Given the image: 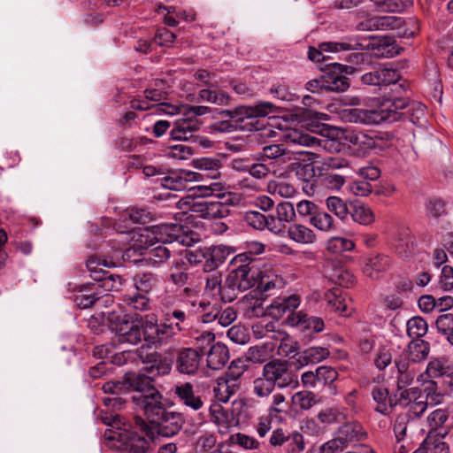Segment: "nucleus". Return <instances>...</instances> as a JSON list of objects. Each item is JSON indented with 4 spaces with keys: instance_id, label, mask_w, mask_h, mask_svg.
Returning <instances> with one entry per match:
<instances>
[{
    "instance_id": "nucleus-1",
    "label": "nucleus",
    "mask_w": 453,
    "mask_h": 453,
    "mask_svg": "<svg viewBox=\"0 0 453 453\" xmlns=\"http://www.w3.org/2000/svg\"><path fill=\"white\" fill-rule=\"evenodd\" d=\"M407 100L401 96L390 95L383 96L376 109L349 108L342 112L345 121L362 125H379L382 122H395L400 120L402 113L399 110L404 108Z\"/></svg>"
},
{
    "instance_id": "nucleus-2",
    "label": "nucleus",
    "mask_w": 453,
    "mask_h": 453,
    "mask_svg": "<svg viewBox=\"0 0 453 453\" xmlns=\"http://www.w3.org/2000/svg\"><path fill=\"white\" fill-rule=\"evenodd\" d=\"M155 238L160 244L149 250L144 258L147 265H158L165 263L172 255L165 244L178 242L183 246H191L196 234L188 226L180 224H162L154 226Z\"/></svg>"
},
{
    "instance_id": "nucleus-3",
    "label": "nucleus",
    "mask_w": 453,
    "mask_h": 453,
    "mask_svg": "<svg viewBox=\"0 0 453 453\" xmlns=\"http://www.w3.org/2000/svg\"><path fill=\"white\" fill-rule=\"evenodd\" d=\"M234 267L226 277V294L225 298L235 300L240 292L252 288H257L259 266L251 253L244 252L232 259Z\"/></svg>"
},
{
    "instance_id": "nucleus-4",
    "label": "nucleus",
    "mask_w": 453,
    "mask_h": 453,
    "mask_svg": "<svg viewBox=\"0 0 453 453\" xmlns=\"http://www.w3.org/2000/svg\"><path fill=\"white\" fill-rule=\"evenodd\" d=\"M209 112L210 108L208 106H190L188 112L173 121V127H172L169 133L170 140L189 142L206 146L205 142H209V141L197 135L196 133L201 127V121L197 117Z\"/></svg>"
},
{
    "instance_id": "nucleus-5",
    "label": "nucleus",
    "mask_w": 453,
    "mask_h": 453,
    "mask_svg": "<svg viewBox=\"0 0 453 453\" xmlns=\"http://www.w3.org/2000/svg\"><path fill=\"white\" fill-rule=\"evenodd\" d=\"M124 380L126 390L134 391L131 396L132 402L142 411L163 400L162 395L153 386V380L150 375L131 372L124 375Z\"/></svg>"
},
{
    "instance_id": "nucleus-6",
    "label": "nucleus",
    "mask_w": 453,
    "mask_h": 453,
    "mask_svg": "<svg viewBox=\"0 0 453 453\" xmlns=\"http://www.w3.org/2000/svg\"><path fill=\"white\" fill-rule=\"evenodd\" d=\"M155 432L164 437L177 434L184 425V418L179 412L166 410L163 400L143 411Z\"/></svg>"
},
{
    "instance_id": "nucleus-7",
    "label": "nucleus",
    "mask_w": 453,
    "mask_h": 453,
    "mask_svg": "<svg viewBox=\"0 0 453 453\" xmlns=\"http://www.w3.org/2000/svg\"><path fill=\"white\" fill-rule=\"evenodd\" d=\"M104 437L111 448L121 452L147 453L150 448V440L134 430H107Z\"/></svg>"
},
{
    "instance_id": "nucleus-8",
    "label": "nucleus",
    "mask_w": 453,
    "mask_h": 453,
    "mask_svg": "<svg viewBox=\"0 0 453 453\" xmlns=\"http://www.w3.org/2000/svg\"><path fill=\"white\" fill-rule=\"evenodd\" d=\"M108 319L119 342L135 345L143 339L145 320L142 318L111 314Z\"/></svg>"
},
{
    "instance_id": "nucleus-9",
    "label": "nucleus",
    "mask_w": 453,
    "mask_h": 453,
    "mask_svg": "<svg viewBox=\"0 0 453 453\" xmlns=\"http://www.w3.org/2000/svg\"><path fill=\"white\" fill-rule=\"evenodd\" d=\"M400 76V73L395 69L380 66L362 74L360 81L363 84L369 86L387 87L391 85L390 91L384 96L390 95L402 96V93L405 91V85L397 83Z\"/></svg>"
},
{
    "instance_id": "nucleus-10",
    "label": "nucleus",
    "mask_w": 453,
    "mask_h": 453,
    "mask_svg": "<svg viewBox=\"0 0 453 453\" xmlns=\"http://www.w3.org/2000/svg\"><path fill=\"white\" fill-rule=\"evenodd\" d=\"M262 371L276 388H295L298 385L296 375L290 370L289 364L287 360H271L263 366Z\"/></svg>"
},
{
    "instance_id": "nucleus-11",
    "label": "nucleus",
    "mask_w": 453,
    "mask_h": 453,
    "mask_svg": "<svg viewBox=\"0 0 453 453\" xmlns=\"http://www.w3.org/2000/svg\"><path fill=\"white\" fill-rule=\"evenodd\" d=\"M176 334L164 320L158 324L154 316H146L143 340L148 346L160 348L168 343Z\"/></svg>"
},
{
    "instance_id": "nucleus-12",
    "label": "nucleus",
    "mask_w": 453,
    "mask_h": 453,
    "mask_svg": "<svg viewBox=\"0 0 453 453\" xmlns=\"http://www.w3.org/2000/svg\"><path fill=\"white\" fill-rule=\"evenodd\" d=\"M405 21L396 16H374L369 18L357 24V28L359 31H372V30H395L396 35L404 37L412 35L413 32H408L403 27Z\"/></svg>"
},
{
    "instance_id": "nucleus-13",
    "label": "nucleus",
    "mask_w": 453,
    "mask_h": 453,
    "mask_svg": "<svg viewBox=\"0 0 453 453\" xmlns=\"http://www.w3.org/2000/svg\"><path fill=\"white\" fill-rule=\"evenodd\" d=\"M288 326L296 327L307 336L312 334H318L324 330V320L319 317L308 316L303 311H298L296 314H289L285 319Z\"/></svg>"
},
{
    "instance_id": "nucleus-14",
    "label": "nucleus",
    "mask_w": 453,
    "mask_h": 453,
    "mask_svg": "<svg viewBox=\"0 0 453 453\" xmlns=\"http://www.w3.org/2000/svg\"><path fill=\"white\" fill-rule=\"evenodd\" d=\"M203 354L196 349L183 348L178 351L175 366L182 374L193 375L200 367Z\"/></svg>"
},
{
    "instance_id": "nucleus-15",
    "label": "nucleus",
    "mask_w": 453,
    "mask_h": 453,
    "mask_svg": "<svg viewBox=\"0 0 453 453\" xmlns=\"http://www.w3.org/2000/svg\"><path fill=\"white\" fill-rule=\"evenodd\" d=\"M257 289L265 296H270L272 291L281 289L285 286V281L275 270L270 265L259 267Z\"/></svg>"
},
{
    "instance_id": "nucleus-16",
    "label": "nucleus",
    "mask_w": 453,
    "mask_h": 453,
    "mask_svg": "<svg viewBox=\"0 0 453 453\" xmlns=\"http://www.w3.org/2000/svg\"><path fill=\"white\" fill-rule=\"evenodd\" d=\"M275 105L270 102H259L254 106L240 105L233 109L232 121L242 122L246 119L266 117L275 112Z\"/></svg>"
},
{
    "instance_id": "nucleus-17",
    "label": "nucleus",
    "mask_w": 453,
    "mask_h": 453,
    "mask_svg": "<svg viewBox=\"0 0 453 453\" xmlns=\"http://www.w3.org/2000/svg\"><path fill=\"white\" fill-rule=\"evenodd\" d=\"M138 356L142 361L150 365L144 371L150 375H165L172 370L171 363L164 358L159 353L153 351L143 356V348L137 349Z\"/></svg>"
},
{
    "instance_id": "nucleus-18",
    "label": "nucleus",
    "mask_w": 453,
    "mask_h": 453,
    "mask_svg": "<svg viewBox=\"0 0 453 453\" xmlns=\"http://www.w3.org/2000/svg\"><path fill=\"white\" fill-rule=\"evenodd\" d=\"M232 253H234V249L225 245L205 248V262L203 265V271L205 273L218 272L217 268L224 264Z\"/></svg>"
},
{
    "instance_id": "nucleus-19",
    "label": "nucleus",
    "mask_w": 453,
    "mask_h": 453,
    "mask_svg": "<svg viewBox=\"0 0 453 453\" xmlns=\"http://www.w3.org/2000/svg\"><path fill=\"white\" fill-rule=\"evenodd\" d=\"M104 296V294L96 281L81 286L74 296V302L79 308L88 309Z\"/></svg>"
},
{
    "instance_id": "nucleus-20",
    "label": "nucleus",
    "mask_w": 453,
    "mask_h": 453,
    "mask_svg": "<svg viewBox=\"0 0 453 453\" xmlns=\"http://www.w3.org/2000/svg\"><path fill=\"white\" fill-rule=\"evenodd\" d=\"M333 69L334 71L328 73L327 79L326 80V88L335 92L347 90L349 87V78L343 75V73H352L354 68L341 64H334Z\"/></svg>"
},
{
    "instance_id": "nucleus-21",
    "label": "nucleus",
    "mask_w": 453,
    "mask_h": 453,
    "mask_svg": "<svg viewBox=\"0 0 453 453\" xmlns=\"http://www.w3.org/2000/svg\"><path fill=\"white\" fill-rule=\"evenodd\" d=\"M281 140L289 146L317 147L322 146L328 141L320 140L317 137L296 128L287 129L281 135Z\"/></svg>"
},
{
    "instance_id": "nucleus-22",
    "label": "nucleus",
    "mask_w": 453,
    "mask_h": 453,
    "mask_svg": "<svg viewBox=\"0 0 453 453\" xmlns=\"http://www.w3.org/2000/svg\"><path fill=\"white\" fill-rule=\"evenodd\" d=\"M173 391L178 403L192 409L193 411H198L203 405V402L201 397L196 395L194 392V387L189 382L175 385Z\"/></svg>"
},
{
    "instance_id": "nucleus-23",
    "label": "nucleus",
    "mask_w": 453,
    "mask_h": 453,
    "mask_svg": "<svg viewBox=\"0 0 453 453\" xmlns=\"http://www.w3.org/2000/svg\"><path fill=\"white\" fill-rule=\"evenodd\" d=\"M244 220L254 229L262 230L267 226L271 232L276 234H283V227L280 224H277L273 216L266 218L259 211H249L244 215Z\"/></svg>"
},
{
    "instance_id": "nucleus-24",
    "label": "nucleus",
    "mask_w": 453,
    "mask_h": 453,
    "mask_svg": "<svg viewBox=\"0 0 453 453\" xmlns=\"http://www.w3.org/2000/svg\"><path fill=\"white\" fill-rule=\"evenodd\" d=\"M221 162L219 159L211 158V157H202L196 161V167L203 171L204 173H186L187 177H189V180H197L200 177L209 178L211 180H216L220 177V167Z\"/></svg>"
},
{
    "instance_id": "nucleus-25",
    "label": "nucleus",
    "mask_w": 453,
    "mask_h": 453,
    "mask_svg": "<svg viewBox=\"0 0 453 453\" xmlns=\"http://www.w3.org/2000/svg\"><path fill=\"white\" fill-rule=\"evenodd\" d=\"M205 287L204 291L206 294L212 297H219L224 303H231L234 300H227L225 298L226 294V280L222 284V273L220 272H211L204 277Z\"/></svg>"
},
{
    "instance_id": "nucleus-26",
    "label": "nucleus",
    "mask_w": 453,
    "mask_h": 453,
    "mask_svg": "<svg viewBox=\"0 0 453 453\" xmlns=\"http://www.w3.org/2000/svg\"><path fill=\"white\" fill-rule=\"evenodd\" d=\"M211 420L218 426L220 434H226L237 424L234 413L219 404L211 407Z\"/></svg>"
},
{
    "instance_id": "nucleus-27",
    "label": "nucleus",
    "mask_w": 453,
    "mask_h": 453,
    "mask_svg": "<svg viewBox=\"0 0 453 453\" xmlns=\"http://www.w3.org/2000/svg\"><path fill=\"white\" fill-rule=\"evenodd\" d=\"M300 305V297L292 295L288 297H278L270 305V313L274 317H281L284 314H296L295 310Z\"/></svg>"
},
{
    "instance_id": "nucleus-28",
    "label": "nucleus",
    "mask_w": 453,
    "mask_h": 453,
    "mask_svg": "<svg viewBox=\"0 0 453 453\" xmlns=\"http://www.w3.org/2000/svg\"><path fill=\"white\" fill-rule=\"evenodd\" d=\"M229 359L228 349L220 342L213 343L207 352V365L211 370H219Z\"/></svg>"
},
{
    "instance_id": "nucleus-29",
    "label": "nucleus",
    "mask_w": 453,
    "mask_h": 453,
    "mask_svg": "<svg viewBox=\"0 0 453 453\" xmlns=\"http://www.w3.org/2000/svg\"><path fill=\"white\" fill-rule=\"evenodd\" d=\"M189 314L180 308L167 311L164 314V321L168 324L175 334L183 332L188 327Z\"/></svg>"
},
{
    "instance_id": "nucleus-30",
    "label": "nucleus",
    "mask_w": 453,
    "mask_h": 453,
    "mask_svg": "<svg viewBox=\"0 0 453 453\" xmlns=\"http://www.w3.org/2000/svg\"><path fill=\"white\" fill-rule=\"evenodd\" d=\"M176 207L183 213L188 211L194 212L197 216L206 219V211L208 201L192 196H185L175 203Z\"/></svg>"
},
{
    "instance_id": "nucleus-31",
    "label": "nucleus",
    "mask_w": 453,
    "mask_h": 453,
    "mask_svg": "<svg viewBox=\"0 0 453 453\" xmlns=\"http://www.w3.org/2000/svg\"><path fill=\"white\" fill-rule=\"evenodd\" d=\"M287 233L290 240L301 244L313 243L317 238L312 229L298 223L290 225Z\"/></svg>"
},
{
    "instance_id": "nucleus-32",
    "label": "nucleus",
    "mask_w": 453,
    "mask_h": 453,
    "mask_svg": "<svg viewBox=\"0 0 453 453\" xmlns=\"http://www.w3.org/2000/svg\"><path fill=\"white\" fill-rule=\"evenodd\" d=\"M390 259L385 255H377L367 259L364 266V273L372 278L378 279L380 273L388 270Z\"/></svg>"
},
{
    "instance_id": "nucleus-33",
    "label": "nucleus",
    "mask_w": 453,
    "mask_h": 453,
    "mask_svg": "<svg viewBox=\"0 0 453 453\" xmlns=\"http://www.w3.org/2000/svg\"><path fill=\"white\" fill-rule=\"evenodd\" d=\"M337 434L346 446L349 442L360 441L366 435L361 424L357 422L345 423L338 429Z\"/></svg>"
},
{
    "instance_id": "nucleus-34",
    "label": "nucleus",
    "mask_w": 453,
    "mask_h": 453,
    "mask_svg": "<svg viewBox=\"0 0 453 453\" xmlns=\"http://www.w3.org/2000/svg\"><path fill=\"white\" fill-rule=\"evenodd\" d=\"M349 215L355 222L361 225H370L374 221V214L371 208L359 202L349 203Z\"/></svg>"
},
{
    "instance_id": "nucleus-35",
    "label": "nucleus",
    "mask_w": 453,
    "mask_h": 453,
    "mask_svg": "<svg viewBox=\"0 0 453 453\" xmlns=\"http://www.w3.org/2000/svg\"><path fill=\"white\" fill-rule=\"evenodd\" d=\"M329 355L330 351L327 348L311 347L299 354L297 361L302 366L309 364H317L327 358Z\"/></svg>"
},
{
    "instance_id": "nucleus-36",
    "label": "nucleus",
    "mask_w": 453,
    "mask_h": 453,
    "mask_svg": "<svg viewBox=\"0 0 453 453\" xmlns=\"http://www.w3.org/2000/svg\"><path fill=\"white\" fill-rule=\"evenodd\" d=\"M308 115L311 119V123L309 124L311 132L319 134L324 137L333 136L335 130L331 126L321 123L322 120L329 119L327 114L318 111H309Z\"/></svg>"
},
{
    "instance_id": "nucleus-37",
    "label": "nucleus",
    "mask_w": 453,
    "mask_h": 453,
    "mask_svg": "<svg viewBox=\"0 0 453 453\" xmlns=\"http://www.w3.org/2000/svg\"><path fill=\"white\" fill-rule=\"evenodd\" d=\"M430 352V344L422 339L412 340L407 346V356L412 363L425 360Z\"/></svg>"
},
{
    "instance_id": "nucleus-38",
    "label": "nucleus",
    "mask_w": 453,
    "mask_h": 453,
    "mask_svg": "<svg viewBox=\"0 0 453 453\" xmlns=\"http://www.w3.org/2000/svg\"><path fill=\"white\" fill-rule=\"evenodd\" d=\"M326 209L340 220L346 221L349 215V203L339 196H331L325 201Z\"/></svg>"
},
{
    "instance_id": "nucleus-39",
    "label": "nucleus",
    "mask_w": 453,
    "mask_h": 453,
    "mask_svg": "<svg viewBox=\"0 0 453 453\" xmlns=\"http://www.w3.org/2000/svg\"><path fill=\"white\" fill-rule=\"evenodd\" d=\"M310 224L321 232L329 233L336 230L337 226L334 218L325 211L317 212L309 219Z\"/></svg>"
},
{
    "instance_id": "nucleus-40",
    "label": "nucleus",
    "mask_w": 453,
    "mask_h": 453,
    "mask_svg": "<svg viewBox=\"0 0 453 453\" xmlns=\"http://www.w3.org/2000/svg\"><path fill=\"white\" fill-rule=\"evenodd\" d=\"M407 89L402 93V96L407 100V104L404 108L399 110V112L402 113L401 119L407 114V118L413 124H418L419 120L425 117L426 106L418 102H410L408 97L404 96Z\"/></svg>"
},
{
    "instance_id": "nucleus-41",
    "label": "nucleus",
    "mask_w": 453,
    "mask_h": 453,
    "mask_svg": "<svg viewBox=\"0 0 453 453\" xmlns=\"http://www.w3.org/2000/svg\"><path fill=\"white\" fill-rule=\"evenodd\" d=\"M317 418L324 425L342 423L347 418L346 409L343 407H329L321 410Z\"/></svg>"
},
{
    "instance_id": "nucleus-42",
    "label": "nucleus",
    "mask_w": 453,
    "mask_h": 453,
    "mask_svg": "<svg viewBox=\"0 0 453 453\" xmlns=\"http://www.w3.org/2000/svg\"><path fill=\"white\" fill-rule=\"evenodd\" d=\"M133 280L135 288L142 293L150 292L159 282L158 276L153 273H136Z\"/></svg>"
},
{
    "instance_id": "nucleus-43",
    "label": "nucleus",
    "mask_w": 453,
    "mask_h": 453,
    "mask_svg": "<svg viewBox=\"0 0 453 453\" xmlns=\"http://www.w3.org/2000/svg\"><path fill=\"white\" fill-rule=\"evenodd\" d=\"M325 300L328 306L334 311H339L341 314L347 316V305L342 297V291L339 288H334L325 294Z\"/></svg>"
},
{
    "instance_id": "nucleus-44",
    "label": "nucleus",
    "mask_w": 453,
    "mask_h": 453,
    "mask_svg": "<svg viewBox=\"0 0 453 453\" xmlns=\"http://www.w3.org/2000/svg\"><path fill=\"white\" fill-rule=\"evenodd\" d=\"M92 278L98 283L103 293L104 291L119 290L122 285L121 276L111 274L108 271L102 273V275H92Z\"/></svg>"
},
{
    "instance_id": "nucleus-45",
    "label": "nucleus",
    "mask_w": 453,
    "mask_h": 453,
    "mask_svg": "<svg viewBox=\"0 0 453 453\" xmlns=\"http://www.w3.org/2000/svg\"><path fill=\"white\" fill-rule=\"evenodd\" d=\"M292 403L301 411H309L319 403V398L311 391H298L293 395Z\"/></svg>"
},
{
    "instance_id": "nucleus-46",
    "label": "nucleus",
    "mask_w": 453,
    "mask_h": 453,
    "mask_svg": "<svg viewBox=\"0 0 453 453\" xmlns=\"http://www.w3.org/2000/svg\"><path fill=\"white\" fill-rule=\"evenodd\" d=\"M277 224L283 227L285 233L286 223H291L296 219V210L293 203L289 202L280 203L276 207V216H273Z\"/></svg>"
},
{
    "instance_id": "nucleus-47",
    "label": "nucleus",
    "mask_w": 453,
    "mask_h": 453,
    "mask_svg": "<svg viewBox=\"0 0 453 453\" xmlns=\"http://www.w3.org/2000/svg\"><path fill=\"white\" fill-rule=\"evenodd\" d=\"M388 390L387 388L376 386L372 389V397L377 403L374 411L384 416L390 414V408L388 407Z\"/></svg>"
},
{
    "instance_id": "nucleus-48",
    "label": "nucleus",
    "mask_w": 453,
    "mask_h": 453,
    "mask_svg": "<svg viewBox=\"0 0 453 453\" xmlns=\"http://www.w3.org/2000/svg\"><path fill=\"white\" fill-rule=\"evenodd\" d=\"M357 43L351 38H344L341 42H324L319 44L320 50L327 53H338L357 50Z\"/></svg>"
},
{
    "instance_id": "nucleus-49",
    "label": "nucleus",
    "mask_w": 453,
    "mask_h": 453,
    "mask_svg": "<svg viewBox=\"0 0 453 453\" xmlns=\"http://www.w3.org/2000/svg\"><path fill=\"white\" fill-rule=\"evenodd\" d=\"M326 248L328 252L338 255L354 250L355 243L349 238L334 236L327 240Z\"/></svg>"
},
{
    "instance_id": "nucleus-50",
    "label": "nucleus",
    "mask_w": 453,
    "mask_h": 453,
    "mask_svg": "<svg viewBox=\"0 0 453 453\" xmlns=\"http://www.w3.org/2000/svg\"><path fill=\"white\" fill-rule=\"evenodd\" d=\"M407 334L412 340L421 339L426 334L428 325L421 317H413L407 321Z\"/></svg>"
},
{
    "instance_id": "nucleus-51",
    "label": "nucleus",
    "mask_w": 453,
    "mask_h": 453,
    "mask_svg": "<svg viewBox=\"0 0 453 453\" xmlns=\"http://www.w3.org/2000/svg\"><path fill=\"white\" fill-rule=\"evenodd\" d=\"M276 387L271 380L262 372V375L253 381L254 394L258 397H267Z\"/></svg>"
},
{
    "instance_id": "nucleus-52",
    "label": "nucleus",
    "mask_w": 453,
    "mask_h": 453,
    "mask_svg": "<svg viewBox=\"0 0 453 453\" xmlns=\"http://www.w3.org/2000/svg\"><path fill=\"white\" fill-rule=\"evenodd\" d=\"M230 214V210L226 203L218 200L208 201L206 219H223Z\"/></svg>"
},
{
    "instance_id": "nucleus-53",
    "label": "nucleus",
    "mask_w": 453,
    "mask_h": 453,
    "mask_svg": "<svg viewBox=\"0 0 453 453\" xmlns=\"http://www.w3.org/2000/svg\"><path fill=\"white\" fill-rule=\"evenodd\" d=\"M411 4L410 0H380L376 3L379 12H401Z\"/></svg>"
},
{
    "instance_id": "nucleus-54",
    "label": "nucleus",
    "mask_w": 453,
    "mask_h": 453,
    "mask_svg": "<svg viewBox=\"0 0 453 453\" xmlns=\"http://www.w3.org/2000/svg\"><path fill=\"white\" fill-rule=\"evenodd\" d=\"M376 49L383 58H393L400 53V48L396 45L395 41L390 37L380 39Z\"/></svg>"
},
{
    "instance_id": "nucleus-55",
    "label": "nucleus",
    "mask_w": 453,
    "mask_h": 453,
    "mask_svg": "<svg viewBox=\"0 0 453 453\" xmlns=\"http://www.w3.org/2000/svg\"><path fill=\"white\" fill-rule=\"evenodd\" d=\"M123 302L127 306L135 311H146L149 309V298L143 294H126Z\"/></svg>"
},
{
    "instance_id": "nucleus-56",
    "label": "nucleus",
    "mask_w": 453,
    "mask_h": 453,
    "mask_svg": "<svg viewBox=\"0 0 453 453\" xmlns=\"http://www.w3.org/2000/svg\"><path fill=\"white\" fill-rule=\"evenodd\" d=\"M449 367L444 359L434 358L428 363L426 372L430 378L442 377L444 379Z\"/></svg>"
},
{
    "instance_id": "nucleus-57",
    "label": "nucleus",
    "mask_w": 453,
    "mask_h": 453,
    "mask_svg": "<svg viewBox=\"0 0 453 453\" xmlns=\"http://www.w3.org/2000/svg\"><path fill=\"white\" fill-rule=\"evenodd\" d=\"M229 444L238 445L244 449H257L260 445L257 439L242 433L232 434L229 437Z\"/></svg>"
},
{
    "instance_id": "nucleus-58",
    "label": "nucleus",
    "mask_w": 453,
    "mask_h": 453,
    "mask_svg": "<svg viewBox=\"0 0 453 453\" xmlns=\"http://www.w3.org/2000/svg\"><path fill=\"white\" fill-rule=\"evenodd\" d=\"M426 210L428 217L438 219L446 214V203L440 197H430L426 203Z\"/></svg>"
},
{
    "instance_id": "nucleus-59",
    "label": "nucleus",
    "mask_w": 453,
    "mask_h": 453,
    "mask_svg": "<svg viewBox=\"0 0 453 453\" xmlns=\"http://www.w3.org/2000/svg\"><path fill=\"white\" fill-rule=\"evenodd\" d=\"M115 263L112 260L103 259L98 257H90L86 263L88 270L90 272V277L92 275H102V273H104L106 270L100 268V266L104 267H111L115 266Z\"/></svg>"
},
{
    "instance_id": "nucleus-60",
    "label": "nucleus",
    "mask_w": 453,
    "mask_h": 453,
    "mask_svg": "<svg viewBox=\"0 0 453 453\" xmlns=\"http://www.w3.org/2000/svg\"><path fill=\"white\" fill-rule=\"evenodd\" d=\"M411 418V415L408 412L400 413L396 416L393 430L397 441H401L406 436L407 426Z\"/></svg>"
},
{
    "instance_id": "nucleus-61",
    "label": "nucleus",
    "mask_w": 453,
    "mask_h": 453,
    "mask_svg": "<svg viewBox=\"0 0 453 453\" xmlns=\"http://www.w3.org/2000/svg\"><path fill=\"white\" fill-rule=\"evenodd\" d=\"M129 219L137 224L145 225L156 219L155 213L146 208H132L128 211Z\"/></svg>"
},
{
    "instance_id": "nucleus-62",
    "label": "nucleus",
    "mask_w": 453,
    "mask_h": 453,
    "mask_svg": "<svg viewBox=\"0 0 453 453\" xmlns=\"http://www.w3.org/2000/svg\"><path fill=\"white\" fill-rule=\"evenodd\" d=\"M219 309L216 304L211 305L210 302L201 301L199 302L198 310L202 313L201 318L203 323H211L212 321H218Z\"/></svg>"
},
{
    "instance_id": "nucleus-63",
    "label": "nucleus",
    "mask_w": 453,
    "mask_h": 453,
    "mask_svg": "<svg viewBox=\"0 0 453 453\" xmlns=\"http://www.w3.org/2000/svg\"><path fill=\"white\" fill-rule=\"evenodd\" d=\"M276 339L280 341L278 347V354L284 357L293 355L297 350L296 343L291 342L286 333L278 331Z\"/></svg>"
},
{
    "instance_id": "nucleus-64",
    "label": "nucleus",
    "mask_w": 453,
    "mask_h": 453,
    "mask_svg": "<svg viewBox=\"0 0 453 453\" xmlns=\"http://www.w3.org/2000/svg\"><path fill=\"white\" fill-rule=\"evenodd\" d=\"M425 446L428 453H449V447L442 441L441 438L437 437H427L425 441Z\"/></svg>"
}]
</instances>
